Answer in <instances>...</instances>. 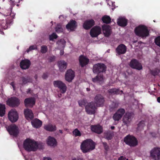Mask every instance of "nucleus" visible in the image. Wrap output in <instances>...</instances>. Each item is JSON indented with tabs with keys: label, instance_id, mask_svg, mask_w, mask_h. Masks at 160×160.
Instances as JSON below:
<instances>
[{
	"label": "nucleus",
	"instance_id": "4c0bfd02",
	"mask_svg": "<svg viewBox=\"0 0 160 160\" xmlns=\"http://www.w3.org/2000/svg\"><path fill=\"white\" fill-rule=\"evenodd\" d=\"M55 30L56 32L58 33L62 32L63 31V29L62 27V26L60 24H57V26L55 28Z\"/></svg>",
	"mask_w": 160,
	"mask_h": 160
},
{
	"label": "nucleus",
	"instance_id": "de8ad7c7",
	"mask_svg": "<svg viewBox=\"0 0 160 160\" xmlns=\"http://www.w3.org/2000/svg\"><path fill=\"white\" fill-rule=\"evenodd\" d=\"M37 46L36 45H33L31 46L28 48L27 49V52H28L30 51L37 49Z\"/></svg>",
	"mask_w": 160,
	"mask_h": 160
},
{
	"label": "nucleus",
	"instance_id": "5701e85b",
	"mask_svg": "<svg viewBox=\"0 0 160 160\" xmlns=\"http://www.w3.org/2000/svg\"><path fill=\"white\" fill-rule=\"evenodd\" d=\"M77 27V22L75 20H71L66 26L67 29H70L71 31H73Z\"/></svg>",
	"mask_w": 160,
	"mask_h": 160
},
{
	"label": "nucleus",
	"instance_id": "ddd939ff",
	"mask_svg": "<svg viewBox=\"0 0 160 160\" xmlns=\"http://www.w3.org/2000/svg\"><path fill=\"white\" fill-rule=\"evenodd\" d=\"M96 108L95 104L93 102H89L85 106L86 111L88 114H94Z\"/></svg>",
	"mask_w": 160,
	"mask_h": 160
},
{
	"label": "nucleus",
	"instance_id": "f8f14e48",
	"mask_svg": "<svg viewBox=\"0 0 160 160\" xmlns=\"http://www.w3.org/2000/svg\"><path fill=\"white\" fill-rule=\"evenodd\" d=\"M129 65L132 68L138 70H140L142 69V64L136 59H132L129 63Z\"/></svg>",
	"mask_w": 160,
	"mask_h": 160
},
{
	"label": "nucleus",
	"instance_id": "412c9836",
	"mask_svg": "<svg viewBox=\"0 0 160 160\" xmlns=\"http://www.w3.org/2000/svg\"><path fill=\"white\" fill-rule=\"evenodd\" d=\"M24 114L25 118L28 120H32L34 117L33 114L31 109L28 108L25 109Z\"/></svg>",
	"mask_w": 160,
	"mask_h": 160
},
{
	"label": "nucleus",
	"instance_id": "79ce46f5",
	"mask_svg": "<svg viewBox=\"0 0 160 160\" xmlns=\"http://www.w3.org/2000/svg\"><path fill=\"white\" fill-rule=\"evenodd\" d=\"M116 112L121 115V116L122 117L125 113V110L123 108H120Z\"/></svg>",
	"mask_w": 160,
	"mask_h": 160
},
{
	"label": "nucleus",
	"instance_id": "c9c22d12",
	"mask_svg": "<svg viewBox=\"0 0 160 160\" xmlns=\"http://www.w3.org/2000/svg\"><path fill=\"white\" fill-rule=\"evenodd\" d=\"M108 92L109 93L112 94H118L119 93L118 89L115 88L109 89Z\"/></svg>",
	"mask_w": 160,
	"mask_h": 160
},
{
	"label": "nucleus",
	"instance_id": "72a5a7b5",
	"mask_svg": "<svg viewBox=\"0 0 160 160\" xmlns=\"http://www.w3.org/2000/svg\"><path fill=\"white\" fill-rule=\"evenodd\" d=\"M102 20L103 23L106 24H109L111 22V18L109 16L107 15L103 16L102 18Z\"/></svg>",
	"mask_w": 160,
	"mask_h": 160
},
{
	"label": "nucleus",
	"instance_id": "603ef678",
	"mask_svg": "<svg viewBox=\"0 0 160 160\" xmlns=\"http://www.w3.org/2000/svg\"><path fill=\"white\" fill-rule=\"evenodd\" d=\"M102 143L103 144V146L104 149L106 151H108L109 149V147H108V145L107 143L106 142H102Z\"/></svg>",
	"mask_w": 160,
	"mask_h": 160
},
{
	"label": "nucleus",
	"instance_id": "f257e3e1",
	"mask_svg": "<svg viewBox=\"0 0 160 160\" xmlns=\"http://www.w3.org/2000/svg\"><path fill=\"white\" fill-rule=\"evenodd\" d=\"M23 147L24 149L27 151L35 152L38 148V144L35 140L28 138L24 141Z\"/></svg>",
	"mask_w": 160,
	"mask_h": 160
},
{
	"label": "nucleus",
	"instance_id": "09e8293b",
	"mask_svg": "<svg viewBox=\"0 0 160 160\" xmlns=\"http://www.w3.org/2000/svg\"><path fill=\"white\" fill-rule=\"evenodd\" d=\"M105 137L108 140H111L112 138V134L109 132H108L106 133L105 134Z\"/></svg>",
	"mask_w": 160,
	"mask_h": 160
},
{
	"label": "nucleus",
	"instance_id": "f03ea898",
	"mask_svg": "<svg viewBox=\"0 0 160 160\" xmlns=\"http://www.w3.org/2000/svg\"><path fill=\"white\" fill-rule=\"evenodd\" d=\"M95 143L91 139H88L83 141L81 145V149L83 153H86L95 148Z\"/></svg>",
	"mask_w": 160,
	"mask_h": 160
},
{
	"label": "nucleus",
	"instance_id": "3c124183",
	"mask_svg": "<svg viewBox=\"0 0 160 160\" xmlns=\"http://www.w3.org/2000/svg\"><path fill=\"white\" fill-rule=\"evenodd\" d=\"M66 43V42L64 39H60L57 42V43L60 45L61 43L64 45Z\"/></svg>",
	"mask_w": 160,
	"mask_h": 160
},
{
	"label": "nucleus",
	"instance_id": "1a4fd4ad",
	"mask_svg": "<svg viewBox=\"0 0 160 160\" xmlns=\"http://www.w3.org/2000/svg\"><path fill=\"white\" fill-rule=\"evenodd\" d=\"M7 104L12 107H17L20 104V100L16 97H12L8 98L6 102Z\"/></svg>",
	"mask_w": 160,
	"mask_h": 160
},
{
	"label": "nucleus",
	"instance_id": "5fc2aeb1",
	"mask_svg": "<svg viewBox=\"0 0 160 160\" xmlns=\"http://www.w3.org/2000/svg\"><path fill=\"white\" fill-rule=\"evenodd\" d=\"M56 57L55 56L50 57L49 59V61L50 62H52L55 60Z\"/></svg>",
	"mask_w": 160,
	"mask_h": 160
},
{
	"label": "nucleus",
	"instance_id": "2eb2a0df",
	"mask_svg": "<svg viewBox=\"0 0 160 160\" xmlns=\"http://www.w3.org/2000/svg\"><path fill=\"white\" fill-rule=\"evenodd\" d=\"M103 97L100 94H97L94 98V102L98 107L102 106L104 102Z\"/></svg>",
	"mask_w": 160,
	"mask_h": 160
},
{
	"label": "nucleus",
	"instance_id": "a878e982",
	"mask_svg": "<svg viewBox=\"0 0 160 160\" xmlns=\"http://www.w3.org/2000/svg\"><path fill=\"white\" fill-rule=\"evenodd\" d=\"M47 143L48 146L55 147L57 146V142L56 140L54 138L49 136L48 138Z\"/></svg>",
	"mask_w": 160,
	"mask_h": 160
},
{
	"label": "nucleus",
	"instance_id": "680f3d73",
	"mask_svg": "<svg viewBox=\"0 0 160 160\" xmlns=\"http://www.w3.org/2000/svg\"><path fill=\"white\" fill-rule=\"evenodd\" d=\"M63 53H64V52H63V51H60V55H62L63 54Z\"/></svg>",
	"mask_w": 160,
	"mask_h": 160
},
{
	"label": "nucleus",
	"instance_id": "bf43d9fd",
	"mask_svg": "<svg viewBox=\"0 0 160 160\" xmlns=\"http://www.w3.org/2000/svg\"><path fill=\"white\" fill-rule=\"evenodd\" d=\"M43 160H52L51 158L49 157H44L43 158Z\"/></svg>",
	"mask_w": 160,
	"mask_h": 160
},
{
	"label": "nucleus",
	"instance_id": "0e129e2a",
	"mask_svg": "<svg viewBox=\"0 0 160 160\" xmlns=\"http://www.w3.org/2000/svg\"><path fill=\"white\" fill-rule=\"evenodd\" d=\"M59 132L61 133H62V130H59Z\"/></svg>",
	"mask_w": 160,
	"mask_h": 160
},
{
	"label": "nucleus",
	"instance_id": "393cba45",
	"mask_svg": "<svg viewBox=\"0 0 160 160\" xmlns=\"http://www.w3.org/2000/svg\"><path fill=\"white\" fill-rule=\"evenodd\" d=\"M79 62L81 67L82 68L88 63L89 60L83 56L81 55L79 57Z\"/></svg>",
	"mask_w": 160,
	"mask_h": 160
},
{
	"label": "nucleus",
	"instance_id": "6e6552de",
	"mask_svg": "<svg viewBox=\"0 0 160 160\" xmlns=\"http://www.w3.org/2000/svg\"><path fill=\"white\" fill-rule=\"evenodd\" d=\"M8 119L12 122H16L19 118L18 114L15 109H12L8 113Z\"/></svg>",
	"mask_w": 160,
	"mask_h": 160
},
{
	"label": "nucleus",
	"instance_id": "cd10ccee",
	"mask_svg": "<svg viewBox=\"0 0 160 160\" xmlns=\"http://www.w3.org/2000/svg\"><path fill=\"white\" fill-rule=\"evenodd\" d=\"M91 130L92 132L98 134L102 132V128L99 125L92 126Z\"/></svg>",
	"mask_w": 160,
	"mask_h": 160
},
{
	"label": "nucleus",
	"instance_id": "f3484780",
	"mask_svg": "<svg viewBox=\"0 0 160 160\" xmlns=\"http://www.w3.org/2000/svg\"><path fill=\"white\" fill-rule=\"evenodd\" d=\"M35 103V100L34 98H29L24 100V104L26 107L32 108Z\"/></svg>",
	"mask_w": 160,
	"mask_h": 160
},
{
	"label": "nucleus",
	"instance_id": "c03bdc74",
	"mask_svg": "<svg viewBox=\"0 0 160 160\" xmlns=\"http://www.w3.org/2000/svg\"><path fill=\"white\" fill-rule=\"evenodd\" d=\"M58 36L55 32H53L52 34L49 36V39L50 41H53L54 39H56Z\"/></svg>",
	"mask_w": 160,
	"mask_h": 160
},
{
	"label": "nucleus",
	"instance_id": "aec40b11",
	"mask_svg": "<svg viewBox=\"0 0 160 160\" xmlns=\"http://www.w3.org/2000/svg\"><path fill=\"white\" fill-rule=\"evenodd\" d=\"M95 24V21L91 19L85 21L83 25V28L86 30H88Z\"/></svg>",
	"mask_w": 160,
	"mask_h": 160
},
{
	"label": "nucleus",
	"instance_id": "39448f33",
	"mask_svg": "<svg viewBox=\"0 0 160 160\" xmlns=\"http://www.w3.org/2000/svg\"><path fill=\"white\" fill-rule=\"evenodd\" d=\"M13 15L5 20L3 19L0 21V27L4 29H7L10 26V24L13 21V19L15 17V14L12 13Z\"/></svg>",
	"mask_w": 160,
	"mask_h": 160
},
{
	"label": "nucleus",
	"instance_id": "7c9ffc66",
	"mask_svg": "<svg viewBox=\"0 0 160 160\" xmlns=\"http://www.w3.org/2000/svg\"><path fill=\"white\" fill-rule=\"evenodd\" d=\"M44 129L48 131L53 132L56 130V127L55 125L50 124L45 126Z\"/></svg>",
	"mask_w": 160,
	"mask_h": 160
},
{
	"label": "nucleus",
	"instance_id": "e2e57ef3",
	"mask_svg": "<svg viewBox=\"0 0 160 160\" xmlns=\"http://www.w3.org/2000/svg\"><path fill=\"white\" fill-rule=\"evenodd\" d=\"M86 90L87 91H89L90 90V89L89 88H86Z\"/></svg>",
	"mask_w": 160,
	"mask_h": 160
},
{
	"label": "nucleus",
	"instance_id": "dca6fc26",
	"mask_svg": "<svg viewBox=\"0 0 160 160\" xmlns=\"http://www.w3.org/2000/svg\"><path fill=\"white\" fill-rule=\"evenodd\" d=\"M75 72L71 69L67 71L65 75V80L68 82H71L75 77Z\"/></svg>",
	"mask_w": 160,
	"mask_h": 160
},
{
	"label": "nucleus",
	"instance_id": "6ab92c4d",
	"mask_svg": "<svg viewBox=\"0 0 160 160\" xmlns=\"http://www.w3.org/2000/svg\"><path fill=\"white\" fill-rule=\"evenodd\" d=\"M102 28L104 36L106 37H109L112 32L111 27L109 25H104L102 26Z\"/></svg>",
	"mask_w": 160,
	"mask_h": 160
},
{
	"label": "nucleus",
	"instance_id": "9b49d317",
	"mask_svg": "<svg viewBox=\"0 0 160 160\" xmlns=\"http://www.w3.org/2000/svg\"><path fill=\"white\" fill-rule=\"evenodd\" d=\"M7 130L10 135L16 137L19 133L18 127L15 124L11 125L9 126Z\"/></svg>",
	"mask_w": 160,
	"mask_h": 160
},
{
	"label": "nucleus",
	"instance_id": "37998d69",
	"mask_svg": "<svg viewBox=\"0 0 160 160\" xmlns=\"http://www.w3.org/2000/svg\"><path fill=\"white\" fill-rule=\"evenodd\" d=\"M78 102L79 106L82 107L86 106L87 101L83 99L78 101Z\"/></svg>",
	"mask_w": 160,
	"mask_h": 160
},
{
	"label": "nucleus",
	"instance_id": "13d9d810",
	"mask_svg": "<svg viewBox=\"0 0 160 160\" xmlns=\"http://www.w3.org/2000/svg\"><path fill=\"white\" fill-rule=\"evenodd\" d=\"M126 158L123 156H120L119 158H118V160H124Z\"/></svg>",
	"mask_w": 160,
	"mask_h": 160
},
{
	"label": "nucleus",
	"instance_id": "ea45409f",
	"mask_svg": "<svg viewBox=\"0 0 160 160\" xmlns=\"http://www.w3.org/2000/svg\"><path fill=\"white\" fill-rule=\"evenodd\" d=\"M122 118L121 115L118 114L116 112L114 114L112 117L113 119L115 121H119Z\"/></svg>",
	"mask_w": 160,
	"mask_h": 160
},
{
	"label": "nucleus",
	"instance_id": "7ed1b4c3",
	"mask_svg": "<svg viewBox=\"0 0 160 160\" xmlns=\"http://www.w3.org/2000/svg\"><path fill=\"white\" fill-rule=\"evenodd\" d=\"M134 32L138 36L144 38L149 34V31L147 27L144 25H139L134 29Z\"/></svg>",
	"mask_w": 160,
	"mask_h": 160
},
{
	"label": "nucleus",
	"instance_id": "2f4dec72",
	"mask_svg": "<svg viewBox=\"0 0 160 160\" xmlns=\"http://www.w3.org/2000/svg\"><path fill=\"white\" fill-rule=\"evenodd\" d=\"M9 2H10V7L9 8V10H7V11H8V12L6 13V15L7 16L12 15H13L12 13V9L13 7L15 5V3L13 1L11 0H10Z\"/></svg>",
	"mask_w": 160,
	"mask_h": 160
},
{
	"label": "nucleus",
	"instance_id": "a18cd8bd",
	"mask_svg": "<svg viewBox=\"0 0 160 160\" xmlns=\"http://www.w3.org/2000/svg\"><path fill=\"white\" fill-rule=\"evenodd\" d=\"M160 72V70L158 69H156L151 71L152 74L154 76L158 75Z\"/></svg>",
	"mask_w": 160,
	"mask_h": 160
},
{
	"label": "nucleus",
	"instance_id": "473e14b6",
	"mask_svg": "<svg viewBox=\"0 0 160 160\" xmlns=\"http://www.w3.org/2000/svg\"><path fill=\"white\" fill-rule=\"evenodd\" d=\"M5 106L4 104H0V116H4L5 113Z\"/></svg>",
	"mask_w": 160,
	"mask_h": 160
},
{
	"label": "nucleus",
	"instance_id": "49530a36",
	"mask_svg": "<svg viewBox=\"0 0 160 160\" xmlns=\"http://www.w3.org/2000/svg\"><path fill=\"white\" fill-rule=\"evenodd\" d=\"M73 133L76 137L80 136L81 135V134L80 131L77 128L74 129L73 132Z\"/></svg>",
	"mask_w": 160,
	"mask_h": 160
},
{
	"label": "nucleus",
	"instance_id": "052dcab7",
	"mask_svg": "<svg viewBox=\"0 0 160 160\" xmlns=\"http://www.w3.org/2000/svg\"><path fill=\"white\" fill-rule=\"evenodd\" d=\"M157 101L158 102L160 103V97H158L157 98Z\"/></svg>",
	"mask_w": 160,
	"mask_h": 160
},
{
	"label": "nucleus",
	"instance_id": "423d86ee",
	"mask_svg": "<svg viewBox=\"0 0 160 160\" xmlns=\"http://www.w3.org/2000/svg\"><path fill=\"white\" fill-rule=\"evenodd\" d=\"M54 87L59 89V91L62 94L65 93L67 90L66 84L60 80L55 81L53 82Z\"/></svg>",
	"mask_w": 160,
	"mask_h": 160
},
{
	"label": "nucleus",
	"instance_id": "20e7f679",
	"mask_svg": "<svg viewBox=\"0 0 160 160\" xmlns=\"http://www.w3.org/2000/svg\"><path fill=\"white\" fill-rule=\"evenodd\" d=\"M124 142L125 143L131 147H134L138 144V141L134 136L129 134L126 136L124 138Z\"/></svg>",
	"mask_w": 160,
	"mask_h": 160
},
{
	"label": "nucleus",
	"instance_id": "4be33fe9",
	"mask_svg": "<svg viewBox=\"0 0 160 160\" xmlns=\"http://www.w3.org/2000/svg\"><path fill=\"white\" fill-rule=\"evenodd\" d=\"M127 51V47L123 44L119 45L116 48V51L118 55L124 54Z\"/></svg>",
	"mask_w": 160,
	"mask_h": 160
},
{
	"label": "nucleus",
	"instance_id": "f704fd0d",
	"mask_svg": "<svg viewBox=\"0 0 160 160\" xmlns=\"http://www.w3.org/2000/svg\"><path fill=\"white\" fill-rule=\"evenodd\" d=\"M118 106V103L116 102H113L110 106V111L112 112L117 108Z\"/></svg>",
	"mask_w": 160,
	"mask_h": 160
},
{
	"label": "nucleus",
	"instance_id": "4468645a",
	"mask_svg": "<svg viewBox=\"0 0 160 160\" xmlns=\"http://www.w3.org/2000/svg\"><path fill=\"white\" fill-rule=\"evenodd\" d=\"M101 32V28L100 27L96 26L92 28L90 30V34L92 38L97 37Z\"/></svg>",
	"mask_w": 160,
	"mask_h": 160
},
{
	"label": "nucleus",
	"instance_id": "69168bd1",
	"mask_svg": "<svg viewBox=\"0 0 160 160\" xmlns=\"http://www.w3.org/2000/svg\"><path fill=\"white\" fill-rule=\"evenodd\" d=\"M111 128L113 130L114 129L115 127L114 126H112Z\"/></svg>",
	"mask_w": 160,
	"mask_h": 160
},
{
	"label": "nucleus",
	"instance_id": "e433bc0d",
	"mask_svg": "<svg viewBox=\"0 0 160 160\" xmlns=\"http://www.w3.org/2000/svg\"><path fill=\"white\" fill-rule=\"evenodd\" d=\"M103 80V76L102 75H97L94 78H92V81L93 82H96L97 81H101Z\"/></svg>",
	"mask_w": 160,
	"mask_h": 160
},
{
	"label": "nucleus",
	"instance_id": "a211bd4d",
	"mask_svg": "<svg viewBox=\"0 0 160 160\" xmlns=\"http://www.w3.org/2000/svg\"><path fill=\"white\" fill-rule=\"evenodd\" d=\"M31 64L30 61L28 59H25L22 60L20 63L21 68L23 69H28Z\"/></svg>",
	"mask_w": 160,
	"mask_h": 160
},
{
	"label": "nucleus",
	"instance_id": "4d7b16f0",
	"mask_svg": "<svg viewBox=\"0 0 160 160\" xmlns=\"http://www.w3.org/2000/svg\"><path fill=\"white\" fill-rule=\"evenodd\" d=\"M72 160H84L82 158L77 157L74 158L72 159Z\"/></svg>",
	"mask_w": 160,
	"mask_h": 160
},
{
	"label": "nucleus",
	"instance_id": "0eeeda50",
	"mask_svg": "<svg viewBox=\"0 0 160 160\" xmlns=\"http://www.w3.org/2000/svg\"><path fill=\"white\" fill-rule=\"evenodd\" d=\"M106 66L102 63H98L93 65V72L95 73L99 74L105 72L106 70Z\"/></svg>",
	"mask_w": 160,
	"mask_h": 160
},
{
	"label": "nucleus",
	"instance_id": "a19ab883",
	"mask_svg": "<svg viewBox=\"0 0 160 160\" xmlns=\"http://www.w3.org/2000/svg\"><path fill=\"white\" fill-rule=\"evenodd\" d=\"M48 51V48L46 45H42L41 47L40 52L42 54L46 53Z\"/></svg>",
	"mask_w": 160,
	"mask_h": 160
},
{
	"label": "nucleus",
	"instance_id": "c756f323",
	"mask_svg": "<svg viewBox=\"0 0 160 160\" xmlns=\"http://www.w3.org/2000/svg\"><path fill=\"white\" fill-rule=\"evenodd\" d=\"M58 63L60 71L61 72L64 71L67 68V63L64 60H61L59 61Z\"/></svg>",
	"mask_w": 160,
	"mask_h": 160
},
{
	"label": "nucleus",
	"instance_id": "58836bf2",
	"mask_svg": "<svg viewBox=\"0 0 160 160\" xmlns=\"http://www.w3.org/2000/svg\"><path fill=\"white\" fill-rule=\"evenodd\" d=\"M145 126L144 121H141L138 125L137 129L138 130H141Z\"/></svg>",
	"mask_w": 160,
	"mask_h": 160
},
{
	"label": "nucleus",
	"instance_id": "6e6d98bb",
	"mask_svg": "<svg viewBox=\"0 0 160 160\" xmlns=\"http://www.w3.org/2000/svg\"><path fill=\"white\" fill-rule=\"evenodd\" d=\"M48 74L47 73H44L42 76V78L43 79H46L48 77Z\"/></svg>",
	"mask_w": 160,
	"mask_h": 160
},
{
	"label": "nucleus",
	"instance_id": "b1692460",
	"mask_svg": "<svg viewBox=\"0 0 160 160\" xmlns=\"http://www.w3.org/2000/svg\"><path fill=\"white\" fill-rule=\"evenodd\" d=\"M133 117L131 113L127 112L124 115L123 121L125 124H128L131 121Z\"/></svg>",
	"mask_w": 160,
	"mask_h": 160
},
{
	"label": "nucleus",
	"instance_id": "774afa93",
	"mask_svg": "<svg viewBox=\"0 0 160 160\" xmlns=\"http://www.w3.org/2000/svg\"><path fill=\"white\" fill-rule=\"evenodd\" d=\"M126 160H128V159L127 158Z\"/></svg>",
	"mask_w": 160,
	"mask_h": 160
},
{
	"label": "nucleus",
	"instance_id": "8fccbe9b",
	"mask_svg": "<svg viewBox=\"0 0 160 160\" xmlns=\"http://www.w3.org/2000/svg\"><path fill=\"white\" fill-rule=\"evenodd\" d=\"M154 42L156 44L160 47V36H158L155 38Z\"/></svg>",
	"mask_w": 160,
	"mask_h": 160
},
{
	"label": "nucleus",
	"instance_id": "338daca9",
	"mask_svg": "<svg viewBox=\"0 0 160 160\" xmlns=\"http://www.w3.org/2000/svg\"><path fill=\"white\" fill-rule=\"evenodd\" d=\"M3 33V32L1 31V30L0 29V33Z\"/></svg>",
	"mask_w": 160,
	"mask_h": 160
},
{
	"label": "nucleus",
	"instance_id": "9d476101",
	"mask_svg": "<svg viewBox=\"0 0 160 160\" xmlns=\"http://www.w3.org/2000/svg\"><path fill=\"white\" fill-rule=\"evenodd\" d=\"M150 155L153 160H160V148H155L150 152Z\"/></svg>",
	"mask_w": 160,
	"mask_h": 160
},
{
	"label": "nucleus",
	"instance_id": "bb28decb",
	"mask_svg": "<svg viewBox=\"0 0 160 160\" xmlns=\"http://www.w3.org/2000/svg\"><path fill=\"white\" fill-rule=\"evenodd\" d=\"M117 23L119 26L124 27L127 25L128 20L124 18L119 17L117 19Z\"/></svg>",
	"mask_w": 160,
	"mask_h": 160
},
{
	"label": "nucleus",
	"instance_id": "864d4df0",
	"mask_svg": "<svg viewBox=\"0 0 160 160\" xmlns=\"http://www.w3.org/2000/svg\"><path fill=\"white\" fill-rule=\"evenodd\" d=\"M22 84H25L28 82V80L26 78L24 77H22Z\"/></svg>",
	"mask_w": 160,
	"mask_h": 160
},
{
	"label": "nucleus",
	"instance_id": "c85d7f7f",
	"mask_svg": "<svg viewBox=\"0 0 160 160\" xmlns=\"http://www.w3.org/2000/svg\"><path fill=\"white\" fill-rule=\"evenodd\" d=\"M31 123L33 127L36 128H38L40 127L42 125V122L37 118H35L32 120Z\"/></svg>",
	"mask_w": 160,
	"mask_h": 160
}]
</instances>
